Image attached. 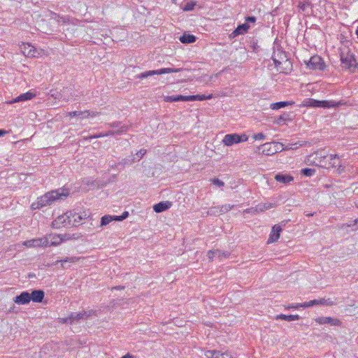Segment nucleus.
I'll return each mask as SVG.
<instances>
[{
    "instance_id": "nucleus-59",
    "label": "nucleus",
    "mask_w": 358,
    "mask_h": 358,
    "mask_svg": "<svg viewBox=\"0 0 358 358\" xmlns=\"http://www.w3.org/2000/svg\"><path fill=\"white\" fill-rule=\"evenodd\" d=\"M8 133V131L0 129V137L3 136L6 134Z\"/></svg>"
},
{
    "instance_id": "nucleus-24",
    "label": "nucleus",
    "mask_w": 358,
    "mask_h": 358,
    "mask_svg": "<svg viewBox=\"0 0 358 358\" xmlns=\"http://www.w3.org/2000/svg\"><path fill=\"white\" fill-rule=\"evenodd\" d=\"M196 36L189 34H183L180 37V41L182 43L187 44V43H192L196 41Z\"/></svg>"
},
{
    "instance_id": "nucleus-7",
    "label": "nucleus",
    "mask_w": 358,
    "mask_h": 358,
    "mask_svg": "<svg viewBox=\"0 0 358 358\" xmlns=\"http://www.w3.org/2000/svg\"><path fill=\"white\" fill-rule=\"evenodd\" d=\"M307 66L310 69L313 70H324L325 68V64L323 62L322 58L317 55H315L309 59L307 63Z\"/></svg>"
},
{
    "instance_id": "nucleus-1",
    "label": "nucleus",
    "mask_w": 358,
    "mask_h": 358,
    "mask_svg": "<svg viewBox=\"0 0 358 358\" xmlns=\"http://www.w3.org/2000/svg\"><path fill=\"white\" fill-rule=\"evenodd\" d=\"M69 192L64 189H59L47 192L43 196L38 197L36 202L31 204L33 209H40L44 206H50L56 200L62 199L67 196Z\"/></svg>"
},
{
    "instance_id": "nucleus-6",
    "label": "nucleus",
    "mask_w": 358,
    "mask_h": 358,
    "mask_svg": "<svg viewBox=\"0 0 358 358\" xmlns=\"http://www.w3.org/2000/svg\"><path fill=\"white\" fill-rule=\"evenodd\" d=\"M248 139V137L245 134H230L224 136L222 143L226 146H231L234 144L245 142Z\"/></svg>"
},
{
    "instance_id": "nucleus-45",
    "label": "nucleus",
    "mask_w": 358,
    "mask_h": 358,
    "mask_svg": "<svg viewBox=\"0 0 358 358\" xmlns=\"http://www.w3.org/2000/svg\"><path fill=\"white\" fill-rule=\"evenodd\" d=\"M355 225H357V229H358V218H357V219H355L353 222H351V223H350V224H343V225L342 226V227H341V228H342V229H346V228H348V227H354V226H355Z\"/></svg>"
},
{
    "instance_id": "nucleus-16",
    "label": "nucleus",
    "mask_w": 358,
    "mask_h": 358,
    "mask_svg": "<svg viewBox=\"0 0 358 358\" xmlns=\"http://www.w3.org/2000/svg\"><path fill=\"white\" fill-rule=\"evenodd\" d=\"M257 148L259 152L265 155H273L276 152V150L272 149L271 143H264Z\"/></svg>"
},
{
    "instance_id": "nucleus-34",
    "label": "nucleus",
    "mask_w": 358,
    "mask_h": 358,
    "mask_svg": "<svg viewBox=\"0 0 358 358\" xmlns=\"http://www.w3.org/2000/svg\"><path fill=\"white\" fill-rule=\"evenodd\" d=\"M234 205H231V204L222 205L221 206H219V208H220L219 212L220 214L227 213L229 210H230L231 209H232L234 208Z\"/></svg>"
},
{
    "instance_id": "nucleus-39",
    "label": "nucleus",
    "mask_w": 358,
    "mask_h": 358,
    "mask_svg": "<svg viewBox=\"0 0 358 358\" xmlns=\"http://www.w3.org/2000/svg\"><path fill=\"white\" fill-rule=\"evenodd\" d=\"M310 6V3L309 2H300L299 4V8L301 11L305 12L307 8L309 7Z\"/></svg>"
},
{
    "instance_id": "nucleus-28",
    "label": "nucleus",
    "mask_w": 358,
    "mask_h": 358,
    "mask_svg": "<svg viewBox=\"0 0 358 358\" xmlns=\"http://www.w3.org/2000/svg\"><path fill=\"white\" fill-rule=\"evenodd\" d=\"M318 305L317 299L311 300L310 301L304 302L302 303H298L296 304V308L302 307V308H309L312 307L313 306Z\"/></svg>"
},
{
    "instance_id": "nucleus-57",
    "label": "nucleus",
    "mask_w": 358,
    "mask_h": 358,
    "mask_svg": "<svg viewBox=\"0 0 358 358\" xmlns=\"http://www.w3.org/2000/svg\"><path fill=\"white\" fill-rule=\"evenodd\" d=\"M318 305L325 306L326 299H317Z\"/></svg>"
},
{
    "instance_id": "nucleus-46",
    "label": "nucleus",
    "mask_w": 358,
    "mask_h": 358,
    "mask_svg": "<svg viewBox=\"0 0 358 358\" xmlns=\"http://www.w3.org/2000/svg\"><path fill=\"white\" fill-rule=\"evenodd\" d=\"M147 151L145 149H141L138 152H136L137 161H139L145 154Z\"/></svg>"
},
{
    "instance_id": "nucleus-41",
    "label": "nucleus",
    "mask_w": 358,
    "mask_h": 358,
    "mask_svg": "<svg viewBox=\"0 0 358 358\" xmlns=\"http://www.w3.org/2000/svg\"><path fill=\"white\" fill-rule=\"evenodd\" d=\"M84 113H85L84 115H85V114L87 115H85L84 117H87L89 116L94 117L98 116L100 114L99 112H94V111H90V110H85Z\"/></svg>"
},
{
    "instance_id": "nucleus-62",
    "label": "nucleus",
    "mask_w": 358,
    "mask_h": 358,
    "mask_svg": "<svg viewBox=\"0 0 358 358\" xmlns=\"http://www.w3.org/2000/svg\"><path fill=\"white\" fill-rule=\"evenodd\" d=\"M356 34H357V38H358V26H357V30H356Z\"/></svg>"
},
{
    "instance_id": "nucleus-53",
    "label": "nucleus",
    "mask_w": 358,
    "mask_h": 358,
    "mask_svg": "<svg viewBox=\"0 0 358 358\" xmlns=\"http://www.w3.org/2000/svg\"><path fill=\"white\" fill-rule=\"evenodd\" d=\"M196 101V95L185 96V101Z\"/></svg>"
},
{
    "instance_id": "nucleus-22",
    "label": "nucleus",
    "mask_w": 358,
    "mask_h": 358,
    "mask_svg": "<svg viewBox=\"0 0 358 358\" xmlns=\"http://www.w3.org/2000/svg\"><path fill=\"white\" fill-rule=\"evenodd\" d=\"M128 129H129L128 126L122 125L120 127V129L110 130L108 132L104 133V134H105V136L121 135L122 134L126 133Z\"/></svg>"
},
{
    "instance_id": "nucleus-55",
    "label": "nucleus",
    "mask_w": 358,
    "mask_h": 358,
    "mask_svg": "<svg viewBox=\"0 0 358 358\" xmlns=\"http://www.w3.org/2000/svg\"><path fill=\"white\" fill-rule=\"evenodd\" d=\"M220 208L218 207H213L210 209V212L211 214H220Z\"/></svg>"
},
{
    "instance_id": "nucleus-51",
    "label": "nucleus",
    "mask_w": 358,
    "mask_h": 358,
    "mask_svg": "<svg viewBox=\"0 0 358 358\" xmlns=\"http://www.w3.org/2000/svg\"><path fill=\"white\" fill-rule=\"evenodd\" d=\"M253 138L255 140H264L265 138V135L263 133H257L254 135Z\"/></svg>"
},
{
    "instance_id": "nucleus-27",
    "label": "nucleus",
    "mask_w": 358,
    "mask_h": 358,
    "mask_svg": "<svg viewBox=\"0 0 358 358\" xmlns=\"http://www.w3.org/2000/svg\"><path fill=\"white\" fill-rule=\"evenodd\" d=\"M79 259H80V257H66L64 259L57 261L56 264H57L58 262H61L62 266L64 268H66V266L64 265L65 263H66V262L74 263V262H78Z\"/></svg>"
},
{
    "instance_id": "nucleus-10",
    "label": "nucleus",
    "mask_w": 358,
    "mask_h": 358,
    "mask_svg": "<svg viewBox=\"0 0 358 358\" xmlns=\"http://www.w3.org/2000/svg\"><path fill=\"white\" fill-rule=\"evenodd\" d=\"M315 322L320 324H330L331 326H341V322L334 317H319L315 318Z\"/></svg>"
},
{
    "instance_id": "nucleus-12",
    "label": "nucleus",
    "mask_w": 358,
    "mask_h": 358,
    "mask_svg": "<svg viewBox=\"0 0 358 358\" xmlns=\"http://www.w3.org/2000/svg\"><path fill=\"white\" fill-rule=\"evenodd\" d=\"M94 313V311L91 310L88 312L83 311L80 313H71L70 315H71L72 322H73L74 321H78L81 319H87L90 315H92Z\"/></svg>"
},
{
    "instance_id": "nucleus-31",
    "label": "nucleus",
    "mask_w": 358,
    "mask_h": 358,
    "mask_svg": "<svg viewBox=\"0 0 358 358\" xmlns=\"http://www.w3.org/2000/svg\"><path fill=\"white\" fill-rule=\"evenodd\" d=\"M215 256L217 257L219 260H222L223 259L228 258L230 255V253L229 252H222L219 250H215Z\"/></svg>"
},
{
    "instance_id": "nucleus-54",
    "label": "nucleus",
    "mask_w": 358,
    "mask_h": 358,
    "mask_svg": "<svg viewBox=\"0 0 358 358\" xmlns=\"http://www.w3.org/2000/svg\"><path fill=\"white\" fill-rule=\"evenodd\" d=\"M256 21V17L253 16H248L245 18V22L248 24V23H254Z\"/></svg>"
},
{
    "instance_id": "nucleus-38",
    "label": "nucleus",
    "mask_w": 358,
    "mask_h": 358,
    "mask_svg": "<svg viewBox=\"0 0 358 358\" xmlns=\"http://www.w3.org/2000/svg\"><path fill=\"white\" fill-rule=\"evenodd\" d=\"M129 216V213L127 211H124L122 215H115V221H122L124 219H126Z\"/></svg>"
},
{
    "instance_id": "nucleus-33",
    "label": "nucleus",
    "mask_w": 358,
    "mask_h": 358,
    "mask_svg": "<svg viewBox=\"0 0 358 358\" xmlns=\"http://www.w3.org/2000/svg\"><path fill=\"white\" fill-rule=\"evenodd\" d=\"M305 103L304 105L306 106H310V107H317L318 108V100H315V99H307L306 100L304 101Z\"/></svg>"
},
{
    "instance_id": "nucleus-49",
    "label": "nucleus",
    "mask_w": 358,
    "mask_h": 358,
    "mask_svg": "<svg viewBox=\"0 0 358 358\" xmlns=\"http://www.w3.org/2000/svg\"><path fill=\"white\" fill-rule=\"evenodd\" d=\"M84 111H71L68 113L69 117H76L79 116L80 115H84Z\"/></svg>"
},
{
    "instance_id": "nucleus-9",
    "label": "nucleus",
    "mask_w": 358,
    "mask_h": 358,
    "mask_svg": "<svg viewBox=\"0 0 358 358\" xmlns=\"http://www.w3.org/2000/svg\"><path fill=\"white\" fill-rule=\"evenodd\" d=\"M48 239L46 237L35 238L28 240L24 242V245L31 248V247H40V246H48Z\"/></svg>"
},
{
    "instance_id": "nucleus-18",
    "label": "nucleus",
    "mask_w": 358,
    "mask_h": 358,
    "mask_svg": "<svg viewBox=\"0 0 358 358\" xmlns=\"http://www.w3.org/2000/svg\"><path fill=\"white\" fill-rule=\"evenodd\" d=\"M250 26L247 23H243L237 27V28L231 33L232 37H236L240 34H244L247 33Z\"/></svg>"
},
{
    "instance_id": "nucleus-58",
    "label": "nucleus",
    "mask_w": 358,
    "mask_h": 358,
    "mask_svg": "<svg viewBox=\"0 0 358 358\" xmlns=\"http://www.w3.org/2000/svg\"><path fill=\"white\" fill-rule=\"evenodd\" d=\"M121 358H134V356H133L130 353H127L125 355L122 356Z\"/></svg>"
},
{
    "instance_id": "nucleus-37",
    "label": "nucleus",
    "mask_w": 358,
    "mask_h": 358,
    "mask_svg": "<svg viewBox=\"0 0 358 358\" xmlns=\"http://www.w3.org/2000/svg\"><path fill=\"white\" fill-rule=\"evenodd\" d=\"M195 5H196V3H194V2H188L185 5L183 10L185 11L192 10L194 8Z\"/></svg>"
},
{
    "instance_id": "nucleus-40",
    "label": "nucleus",
    "mask_w": 358,
    "mask_h": 358,
    "mask_svg": "<svg viewBox=\"0 0 358 358\" xmlns=\"http://www.w3.org/2000/svg\"><path fill=\"white\" fill-rule=\"evenodd\" d=\"M71 220L73 222H76V226L80 224V220H82V217L78 214L73 213L71 215Z\"/></svg>"
},
{
    "instance_id": "nucleus-63",
    "label": "nucleus",
    "mask_w": 358,
    "mask_h": 358,
    "mask_svg": "<svg viewBox=\"0 0 358 358\" xmlns=\"http://www.w3.org/2000/svg\"><path fill=\"white\" fill-rule=\"evenodd\" d=\"M355 206L357 208H358V200L355 202Z\"/></svg>"
},
{
    "instance_id": "nucleus-43",
    "label": "nucleus",
    "mask_w": 358,
    "mask_h": 358,
    "mask_svg": "<svg viewBox=\"0 0 358 358\" xmlns=\"http://www.w3.org/2000/svg\"><path fill=\"white\" fill-rule=\"evenodd\" d=\"M107 125L108 127H110V128L118 129L123 124H122L120 122H113L107 124Z\"/></svg>"
},
{
    "instance_id": "nucleus-23",
    "label": "nucleus",
    "mask_w": 358,
    "mask_h": 358,
    "mask_svg": "<svg viewBox=\"0 0 358 358\" xmlns=\"http://www.w3.org/2000/svg\"><path fill=\"white\" fill-rule=\"evenodd\" d=\"M275 206V203H261L255 206V210L257 213L264 212L268 209L274 208Z\"/></svg>"
},
{
    "instance_id": "nucleus-44",
    "label": "nucleus",
    "mask_w": 358,
    "mask_h": 358,
    "mask_svg": "<svg viewBox=\"0 0 358 358\" xmlns=\"http://www.w3.org/2000/svg\"><path fill=\"white\" fill-rule=\"evenodd\" d=\"M101 137H105L104 133H99V134H96L94 135L89 136L87 137H85V140H91L93 138H101Z\"/></svg>"
},
{
    "instance_id": "nucleus-26",
    "label": "nucleus",
    "mask_w": 358,
    "mask_h": 358,
    "mask_svg": "<svg viewBox=\"0 0 358 358\" xmlns=\"http://www.w3.org/2000/svg\"><path fill=\"white\" fill-rule=\"evenodd\" d=\"M291 104H292V103L288 102V101H280V102L271 103L270 106V108L273 110H279L282 108H285Z\"/></svg>"
},
{
    "instance_id": "nucleus-5",
    "label": "nucleus",
    "mask_w": 358,
    "mask_h": 358,
    "mask_svg": "<svg viewBox=\"0 0 358 358\" xmlns=\"http://www.w3.org/2000/svg\"><path fill=\"white\" fill-rule=\"evenodd\" d=\"M182 71V69L162 68L157 70L147 71L136 76V78L143 79L155 75H162L164 73H177Z\"/></svg>"
},
{
    "instance_id": "nucleus-20",
    "label": "nucleus",
    "mask_w": 358,
    "mask_h": 358,
    "mask_svg": "<svg viewBox=\"0 0 358 358\" xmlns=\"http://www.w3.org/2000/svg\"><path fill=\"white\" fill-rule=\"evenodd\" d=\"M24 50H22L23 54L27 57H36L37 50L30 44H24Z\"/></svg>"
},
{
    "instance_id": "nucleus-32",
    "label": "nucleus",
    "mask_w": 358,
    "mask_h": 358,
    "mask_svg": "<svg viewBox=\"0 0 358 358\" xmlns=\"http://www.w3.org/2000/svg\"><path fill=\"white\" fill-rule=\"evenodd\" d=\"M166 101H185V96L178 95V96H170L166 98Z\"/></svg>"
},
{
    "instance_id": "nucleus-64",
    "label": "nucleus",
    "mask_w": 358,
    "mask_h": 358,
    "mask_svg": "<svg viewBox=\"0 0 358 358\" xmlns=\"http://www.w3.org/2000/svg\"><path fill=\"white\" fill-rule=\"evenodd\" d=\"M279 120H282L283 117L282 116L280 117Z\"/></svg>"
},
{
    "instance_id": "nucleus-3",
    "label": "nucleus",
    "mask_w": 358,
    "mask_h": 358,
    "mask_svg": "<svg viewBox=\"0 0 358 358\" xmlns=\"http://www.w3.org/2000/svg\"><path fill=\"white\" fill-rule=\"evenodd\" d=\"M340 56L341 64L345 69L355 72L358 69V63L355 59V55L350 50H348L346 52L342 51Z\"/></svg>"
},
{
    "instance_id": "nucleus-15",
    "label": "nucleus",
    "mask_w": 358,
    "mask_h": 358,
    "mask_svg": "<svg viewBox=\"0 0 358 358\" xmlns=\"http://www.w3.org/2000/svg\"><path fill=\"white\" fill-rule=\"evenodd\" d=\"M45 293L41 289H34L29 293V296L31 297V301L36 303L42 302L44 299Z\"/></svg>"
},
{
    "instance_id": "nucleus-11",
    "label": "nucleus",
    "mask_w": 358,
    "mask_h": 358,
    "mask_svg": "<svg viewBox=\"0 0 358 358\" xmlns=\"http://www.w3.org/2000/svg\"><path fill=\"white\" fill-rule=\"evenodd\" d=\"M13 301L19 305L27 304L31 301V297L29 293L27 291L22 292L20 295L16 296Z\"/></svg>"
},
{
    "instance_id": "nucleus-4",
    "label": "nucleus",
    "mask_w": 358,
    "mask_h": 358,
    "mask_svg": "<svg viewBox=\"0 0 358 358\" xmlns=\"http://www.w3.org/2000/svg\"><path fill=\"white\" fill-rule=\"evenodd\" d=\"M73 213L67 212L63 215H59L52 222V227L56 229L66 227L69 226H76V222H73L71 220Z\"/></svg>"
},
{
    "instance_id": "nucleus-13",
    "label": "nucleus",
    "mask_w": 358,
    "mask_h": 358,
    "mask_svg": "<svg viewBox=\"0 0 358 358\" xmlns=\"http://www.w3.org/2000/svg\"><path fill=\"white\" fill-rule=\"evenodd\" d=\"M35 96H36V94L34 93L31 92H27L26 93L21 94L20 96H18L15 99L10 101L8 102V103L12 104V103H17V102L31 100L33 98H34Z\"/></svg>"
},
{
    "instance_id": "nucleus-25",
    "label": "nucleus",
    "mask_w": 358,
    "mask_h": 358,
    "mask_svg": "<svg viewBox=\"0 0 358 358\" xmlns=\"http://www.w3.org/2000/svg\"><path fill=\"white\" fill-rule=\"evenodd\" d=\"M299 318L300 317L298 315H286L283 314H280L275 317V320H284L288 322L298 320H299Z\"/></svg>"
},
{
    "instance_id": "nucleus-8",
    "label": "nucleus",
    "mask_w": 358,
    "mask_h": 358,
    "mask_svg": "<svg viewBox=\"0 0 358 358\" xmlns=\"http://www.w3.org/2000/svg\"><path fill=\"white\" fill-rule=\"evenodd\" d=\"M205 356L207 358H234L229 351L222 352L215 350L206 351Z\"/></svg>"
},
{
    "instance_id": "nucleus-61",
    "label": "nucleus",
    "mask_w": 358,
    "mask_h": 358,
    "mask_svg": "<svg viewBox=\"0 0 358 358\" xmlns=\"http://www.w3.org/2000/svg\"><path fill=\"white\" fill-rule=\"evenodd\" d=\"M296 306H296H289L288 308H297Z\"/></svg>"
},
{
    "instance_id": "nucleus-48",
    "label": "nucleus",
    "mask_w": 358,
    "mask_h": 358,
    "mask_svg": "<svg viewBox=\"0 0 358 358\" xmlns=\"http://www.w3.org/2000/svg\"><path fill=\"white\" fill-rule=\"evenodd\" d=\"M50 94L55 99H61L62 97L61 93L55 90H50Z\"/></svg>"
},
{
    "instance_id": "nucleus-52",
    "label": "nucleus",
    "mask_w": 358,
    "mask_h": 358,
    "mask_svg": "<svg viewBox=\"0 0 358 358\" xmlns=\"http://www.w3.org/2000/svg\"><path fill=\"white\" fill-rule=\"evenodd\" d=\"M209 261L212 262L215 256V250H209L207 254Z\"/></svg>"
},
{
    "instance_id": "nucleus-21",
    "label": "nucleus",
    "mask_w": 358,
    "mask_h": 358,
    "mask_svg": "<svg viewBox=\"0 0 358 358\" xmlns=\"http://www.w3.org/2000/svg\"><path fill=\"white\" fill-rule=\"evenodd\" d=\"M275 179L279 182L287 184L293 181L294 178L290 175L278 173L275 176Z\"/></svg>"
},
{
    "instance_id": "nucleus-2",
    "label": "nucleus",
    "mask_w": 358,
    "mask_h": 358,
    "mask_svg": "<svg viewBox=\"0 0 358 358\" xmlns=\"http://www.w3.org/2000/svg\"><path fill=\"white\" fill-rule=\"evenodd\" d=\"M317 159H319V166L326 169L336 167L339 164V158L337 155H330L329 159L327 160V155H324L322 150H318L315 153Z\"/></svg>"
},
{
    "instance_id": "nucleus-56",
    "label": "nucleus",
    "mask_w": 358,
    "mask_h": 358,
    "mask_svg": "<svg viewBox=\"0 0 358 358\" xmlns=\"http://www.w3.org/2000/svg\"><path fill=\"white\" fill-rule=\"evenodd\" d=\"M334 305H335V303L332 300H331L330 299H326L325 306H331Z\"/></svg>"
},
{
    "instance_id": "nucleus-29",
    "label": "nucleus",
    "mask_w": 358,
    "mask_h": 358,
    "mask_svg": "<svg viewBox=\"0 0 358 358\" xmlns=\"http://www.w3.org/2000/svg\"><path fill=\"white\" fill-rule=\"evenodd\" d=\"M63 241H64V239L62 238V236L60 235L52 236L51 242L50 243L48 242V246L57 245Z\"/></svg>"
},
{
    "instance_id": "nucleus-19",
    "label": "nucleus",
    "mask_w": 358,
    "mask_h": 358,
    "mask_svg": "<svg viewBox=\"0 0 358 358\" xmlns=\"http://www.w3.org/2000/svg\"><path fill=\"white\" fill-rule=\"evenodd\" d=\"M171 206V203L169 201L159 202L153 206V210L156 213H162L169 209Z\"/></svg>"
},
{
    "instance_id": "nucleus-47",
    "label": "nucleus",
    "mask_w": 358,
    "mask_h": 358,
    "mask_svg": "<svg viewBox=\"0 0 358 358\" xmlns=\"http://www.w3.org/2000/svg\"><path fill=\"white\" fill-rule=\"evenodd\" d=\"M210 181L215 185L218 186V187H223L224 185V182H222V180H219L218 178H213V179H211Z\"/></svg>"
},
{
    "instance_id": "nucleus-17",
    "label": "nucleus",
    "mask_w": 358,
    "mask_h": 358,
    "mask_svg": "<svg viewBox=\"0 0 358 358\" xmlns=\"http://www.w3.org/2000/svg\"><path fill=\"white\" fill-rule=\"evenodd\" d=\"M343 101L336 102L334 101H318V108H334L343 105Z\"/></svg>"
},
{
    "instance_id": "nucleus-50",
    "label": "nucleus",
    "mask_w": 358,
    "mask_h": 358,
    "mask_svg": "<svg viewBox=\"0 0 358 358\" xmlns=\"http://www.w3.org/2000/svg\"><path fill=\"white\" fill-rule=\"evenodd\" d=\"M59 322L61 323H62V324H71V323H73L71 317V315H69V317H65V318H61Z\"/></svg>"
},
{
    "instance_id": "nucleus-42",
    "label": "nucleus",
    "mask_w": 358,
    "mask_h": 358,
    "mask_svg": "<svg viewBox=\"0 0 358 358\" xmlns=\"http://www.w3.org/2000/svg\"><path fill=\"white\" fill-rule=\"evenodd\" d=\"M196 101H204V100L210 99L213 97V95L209 94L208 96H206V95L196 94Z\"/></svg>"
},
{
    "instance_id": "nucleus-60",
    "label": "nucleus",
    "mask_w": 358,
    "mask_h": 358,
    "mask_svg": "<svg viewBox=\"0 0 358 358\" xmlns=\"http://www.w3.org/2000/svg\"><path fill=\"white\" fill-rule=\"evenodd\" d=\"M273 61H274V63L275 64V66H277L278 65H280V62L278 60H276L275 59H273Z\"/></svg>"
},
{
    "instance_id": "nucleus-35",
    "label": "nucleus",
    "mask_w": 358,
    "mask_h": 358,
    "mask_svg": "<svg viewBox=\"0 0 358 358\" xmlns=\"http://www.w3.org/2000/svg\"><path fill=\"white\" fill-rule=\"evenodd\" d=\"M314 169L305 168L301 170V173L305 176H311L315 173Z\"/></svg>"
},
{
    "instance_id": "nucleus-36",
    "label": "nucleus",
    "mask_w": 358,
    "mask_h": 358,
    "mask_svg": "<svg viewBox=\"0 0 358 358\" xmlns=\"http://www.w3.org/2000/svg\"><path fill=\"white\" fill-rule=\"evenodd\" d=\"M135 162H136V158L135 157H133L131 159H124L122 161L118 163V165H121L122 166H124L125 165H131L133 163H134Z\"/></svg>"
},
{
    "instance_id": "nucleus-30",
    "label": "nucleus",
    "mask_w": 358,
    "mask_h": 358,
    "mask_svg": "<svg viewBox=\"0 0 358 358\" xmlns=\"http://www.w3.org/2000/svg\"><path fill=\"white\" fill-rule=\"evenodd\" d=\"M113 220H115V215H113V216H111V215H104V216H103L101 217V227L106 226V225L108 224Z\"/></svg>"
},
{
    "instance_id": "nucleus-14",
    "label": "nucleus",
    "mask_w": 358,
    "mask_h": 358,
    "mask_svg": "<svg viewBox=\"0 0 358 358\" xmlns=\"http://www.w3.org/2000/svg\"><path fill=\"white\" fill-rule=\"evenodd\" d=\"M281 231L282 229L280 226L277 224L274 225L272 228V231L268 240V243L277 241L280 238Z\"/></svg>"
}]
</instances>
